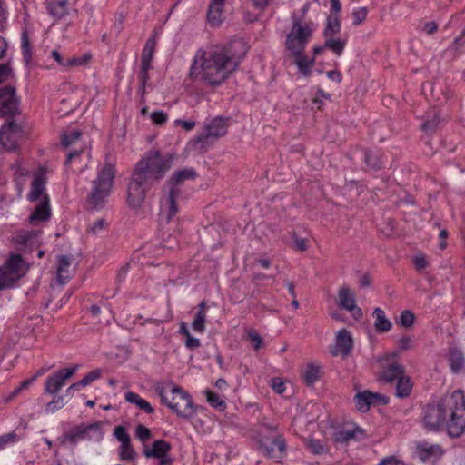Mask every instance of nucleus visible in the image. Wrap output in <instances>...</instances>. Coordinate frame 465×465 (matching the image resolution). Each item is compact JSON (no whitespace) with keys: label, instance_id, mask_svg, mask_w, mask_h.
Segmentation results:
<instances>
[{"label":"nucleus","instance_id":"1","mask_svg":"<svg viewBox=\"0 0 465 465\" xmlns=\"http://www.w3.org/2000/svg\"><path fill=\"white\" fill-rule=\"evenodd\" d=\"M423 425L430 430L447 428L450 437H460L465 430V396L457 390L444 396L436 404H428L423 411Z\"/></svg>","mask_w":465,"mask_h":465},{"label":"nucleus","instance_id":"2","mask_svg":"<svg viewBox=\"0 0 465 465\" xmlns=\"http://www.w3.org/2000/svg\"><path fill=\"white\" fill-rule=\"evenodd\" d=\"M243 54L232 53V45L216 46L210 51L199 50L191 70H196L199 65L198 74L203 81L210 85H220L237 70Z\"/></svg>","mask_w":465,"mask_h":465},{"label":"nucleus","instance_id":"3","mask_svg":"<svg viewBox=\"0 0 465 465\" xmlns=\"http://www.w3.org/2000/svg\"><path fill=\"white\" fill-rule=\"evenodd\" d=\"M398 352L385 353L381 358V371L380 379L386 383L396 381L395 395L403 399L411 395L413 384L411 378L405 375V369L398 362Z\"/></svg>","mask_w":465,"mask_h":465},{"label":"nucleus","instance_id":"4","mask_svg":"<svg viewBox=\"0 0 465 465\" xmlns=\"http://www.w3.org/2000/svg\"><path fill=\"white\" fill-rule=\"evenodd\" d=\"M155 391L162 404L166 405L180 418L191 419L195 414V407L191 395L181 387L172 385H157Z\"/></svg>","mask_w":465,"mask_h":465},{"label":"nucleus","instance_id":"5","mask_svg":"<svg viewBox=\"0 0 465 465\" xmlns=\"http://www.w3.org/2000/svg\"><path fill=\"white\" fill-rule=\"evenodd\" d=\"M196 173L193 168L176 171L169 180L168 191L161 199V213L170 222L179 212L178 203L182 198L181 184L187 180H194Z\"/></svg>","mask_w":465,"mask_h":465},{"label":"nucleus","instance_id":"6","mask_svg":"<svg viewBox=\"0 0 465 465\" xmlns=\"http://www.w3.org/2000/svg\"><path fill=\"white\" fill-rule=\"evenodd\" d=\"M115 174L116 168L114 163L106 162L98 168L97 176L93 181L92 190L88 195V202L92 207L100 209L104 206L112 193Z\"/></svg>","mask_w":465,"mask_h":465},{"label":"nucleus","instance_id":"7","mask_svg":"<svg viewBox=\"0 0 465 465\" xmlns=\"http://www.w3.org/2000/svg\"><path fill=\"white\" fill-rule=\"evenodd\" d=\"M172 163V156L163 155L159 151L152 150L136 163L134 171L153 183L165 175L170 170Z\"/></svg>","mask_w":465,"mask_h":465},{"label":"nucleus","instance_id":"8","mask_svg":"<svg viewBox=\"0 0 465 465\" xmlns=\"http://www.w3.org/2000/svg\"><path fill=\"white\" fill-rule=\"evenodd\" d=\"M314 25L312 22L302 21L293 17L292 27L285 39V48L292 55L303 54L307 45L314 33Z\"/></svg>","mask_w":465,"mask_h":465},{"label":"nucleus","instance_id":"9","mask_svg":"<svg viewBox=\"0 0 465 465\" xmlns=\"http://www.w3.org/2000/svg\"><path fill=\"white\" fill-rule=\"evenodd\" d=\"M26 264L20 254H12L0 267V283L3 289L12 286L26 272Z\"/></svg>","mask_w":465,"mask_h":465},{"label":"nucleus","instance_id":"10","mask_svg":"<svg viewBox=\"0 0 465 465\" xmlns=\"http://www.w3.org/2000/svg\"><path fill=\"white\" fill-rule=\"evenodd\" d=\"M103 438V423L100 421L91 424H79L72 428L65 434L66 440L74 445L83 440H94L99 442Z\"/></svg>","mask_w":465,"mask_h":465},{"label":"nucleus","instance_id":"11","mask_svg":"<svg viewBox=\"0 0 465 465\" xmlns=\"http://www.w3.org/2000/svg\"><path fill=\"white\" fill-rule=\"evenodd\" d=\"M151 185L152 183L143 177L142 174L134 171L127 188V203L129 207L133 209L141 207Z\"/></svg>","mask_w":465,"mask_h":465},{"label":"nucleus","instance_id":"12","mask_svg":"<svg viewBox=\"0 0 465 465\" xmlns=\"http://www.w3.org/2000/svg\"><path fill=\"white\" fill-rule=\"evenodd\" d=\"M47 173L48 168L42 165L33 174L30 190L26 196L30 203L44 201L45 196H49L46 190Z\"/></svg>","mask_w":465,"mask_h":465},{"label":"nucleus","instance_id":"13","mask_svg":"<svg viewBox=\"0 0 465 465\" xmlns=\"http://www.w3.org/2000/svg\"><path fill=\"white\" fill-rule=\"evenodd\" d=\"M260 446L264 455L275 462H282L287 455L286 441L282 434L262 439Z\"/></svg>","mask_w":465,"mask_h":465},{"label":"nucleus","instance_id":"14","mask_svg":"<svg viewBox=\"0 0 465 465\" xmlns=\"http://www.w3.org/2000/svg\"><path fill=\"white\" fill-rule=\"evenodd\" d=\"M23 136V126L14 120L7 122L0 128V144L8 151L15 150Z\"/></svg>","mask_w":465,"mask_h":465},{"label":"nucleus","instance_id":"15","mask_svg":"<svg viewBox=\"0 0 465 465\" xmlns=\"http://www.w3.org/2000/svg\"><path fill=\"white\" fill-rule=\"evenodd\" d=\"M444 452L442 446L438 443H431L425 440L415 443L414 455L424 464L437 462Z\"/></svg>","mask_w":465,"mask_h":465},{"label":"nucleus","instance_id":"16","mask_svg":"<svg viewBox=\"0 0 465 465\" xmlns=\"http://www.w3.org/2000/svg\"><path fill=\"white\" fill-rule=\"evenodd\" d=\"M353 402L357 411L366 413L371 407L385 405L388 403L387 398L378 392H372L369 390L358 391L353 397Z\"/></svg>","mask_w":465,"mask_h":465},{"label":"nucleus","instance_id":"17","mask_svg":"<svg viewBox=\"0 0 465 465\" xmlns=\"http://www.w3.org/2000/svg\"><path fill=\"white\" fill-rule=\"evenodd\" d=\"M336 302L341 310L351 312L355 319L362 317V311L356 303L355 292L348 285H342L339 288Z\"/></svg>","mask_w":465,"mask_h":465},{"label":"nucleus","instance_id":"18","mask_svg":"<svg viewBox=\"0 0 465 465\" xmlns=\"http://www.w3.org/2000/svg\"><path fill=\"white\" fill-rule=\"evenodd\" d=\"M228 121L222 116H216L205 123L204 131L197 137L198 142L207 143L210 138L218 139L227 134Z\"/></svg>","mask_w":465,"mask_h":465},{"label":"nucleus","instance_id":"19","mask_svg":"<svg viewBox=\"0 0 465 465\" xmlns=\"http://www.w3.org/2000/svg\"><path fill=\"white\" fill-rule=\"evenodd\" d=\"M41 230H20L13 236L14 243L25 252H32L41 242Z\"/></svg>","mask_w":465,"mask_h":465},{"label":"nucleus","instance_id":"20","mask_svg":"<svg viewBox=\"0 0 465 465\" xmlns=\"http://www.w3.org/2000/svg\"><path fill=\"white\" fill-rule=\"evenodd\" d=\"M114 436L121 443L118 451L119 459L122 461H133L136 452L131 443V438L124 426H116L114 430Z\"/></svg>","mask_w":465,"mask_h":465},{"label":"nucleus","instance_id":"21","mask_svg":"<svg viewBox=\"0 0 465 465\" xmlns=\"http://www.w3.org/2000/svg\"><path fill=\"white\" fill-rule=\"evenodd\" d=\"M18 113V100L14 87L0 88V116H13Z\"/></svg>","mask_w":465,"mask_h":465},{"label":"nucleus","instance_id":"22","mask_svg":"<svg viewBox=\"0 0 465 465\" xmlns=\"http://www.w3.org/2000/svg\"><path fill=\"white\" fill-rule=\"evenodd\" d=\"M76 371L77 365L60 369L54 374L48 376L45 381V392L55 394L65 385L66 381L70 379Z\"/></svg>","mask_w":465,"mask_h":465},{"label":"nucleus","instance_id":"23","mask_svg":"<svg viewBox=\"0 0 465 465\" xmlns=\"http://www.w3.org/2000/svg\"><path fill=\"white\" fill-rule=\"evenodd\" d=\"M365 437V430L355 424L336 430L332 434V440L337 444H347L352 440L360 441Z\"/></svg>","mask_w":465,"mask_h":465},{"label":"nucleus","instance_id":"24","mask_svg":"<svg viewBox=\"0 0 465 465\" xmlns=\"http://www.w3.org/2000/svg\"><path fill=\"white\" fill-rule=\"evenodd\" d=\"M52 215L51 200L50 196H45L44 201H39L31 214L28 217V222L32 225H39L46 222Z\"/></svg>","mask_w":465,"mask_h":465},{"label":"nucleus","instance_id":"25","mask_svg":"<svg viewBox=\"0 0 465 465\" xmlns=\"http://www.w3.org/2000/svg\"><path fill=\"white\" fill-rule=\"evenodd\" d=\"M352 346L351 335L346 329H341L336 334L335 346L331 349V353L333 356H347L351 351Z\"/></svg>","mask_w":465,"mask_h":465},{"label":"nucleus","instance_id":"26","mask_svg":"<svg viewBox=\"0 0 465 465\" xmlns=\"http://www.w3.org/2000/svg\"><path fill=\"white\" fill-rule=\"evenodd\" d=\"M171 450L172 446L168 441L156 440L153 442L151 448L145 447L143 453L147 459L153 458L161 460L162 459L170 457Z\"/></svg>","mask_w":465,"mask_h":465},{"label":"nucleus","instance_id":"27","mask_svg":"<svg viewBox=\"0 0 465 465\" xmlns=\"http://www.w3.org/2000/svg\"><path fill=\"white\" fill-rule=\"evenodd\" d=\"M226 0H210L207 9V22L217 26L224 20V5Z\"/></svg>","mask_w":465,"mask_h":465},{"label":"nucleus","instance_id":"28","mask_svg":"<svg viewBox=\"0 0 465 465\" xmlns=\"http://www.w3.org/2000/svg\"><path fill=\"white\" fill-rule=\"evenodd\" d=\"M446 357L452 373L459 374L465 369V355L460 348L450 347Z\"/></svg>","mask_w":465,"mask_h":465},{"label":"nucleus","instance_id":"29","mask_svg":"<svg viewBox=\"0 0 465 465\" xmlns=\"http://www.w3.org/2000/svg\"><path fill=\"white\" fill-rule=\"evenodd\" d=\"M46 9L53 18L60 20L68 15V0H47Z\"/></svg>","mask_w":465,"mask_h":465},{"label":"nucleus","instance_id":"30","mask_svg":"<svg viewBox=\"0 0 465 465\" xmlns=\"http://www.w3.org/2000/svg\"><path fill=\"white\" fill-rule=\"evenodd\" d=\"M374 321V328L377 332L384 333L388 332L392 328L391 322L386 317L385 312L381 308H375L372 313Z\"/></svg>","mask_w":465,"mask_h":465},{"label":"nucleus","instance_id":"31","mask_svg":"<svg viewBox=\"0 0 465 465\" xmlns=\"http://www.w3.org/2000/svg\"><path fill=\"white\" fill-rule=\"evenodd\" d=\"M71 263V259L67 256H61L59 258L56 271V280L60 284H65L70 280Z\"/></svg>","mask_w":465,"mask_h":465},{"label":"nucleus","instance_id":"32","mask_svg":"<svg viewBox=\"0 0 465 465\" xmlns=\"http://www.w3.org/2000/svg\"><path fill=\"white\" fill-rule=\"evenodd\" d=\"M156 39L155 36L149 37L142 51L141 64L152 67L153 54L155 53Z\"/></svg>","mask_w":465,"mask_h":465},{"label":"nucleus","instance_id":"33","mask_svg":"<svg viewBox=\"0 0 465 465\" xmlns=\"http://www.w3.org/2000/svg\"><path fill=\"white\" fill-rule=\"evenodd\" d=\"M341 23L338 15H330L322 32L323 38L333 37L341 32Z\"/></svg>","mask_w":465,"mask_h":465},{"label":"nucleus","instance_id":"34","mask_svg":"<svg viewBox=\"0 0 465 465\" xmlns=\"http://www.w3.org/2000/svg\"><path fill=\"white\" fill-rule=\"evenodd\" d=\"M346 45V38H335L334 36L324 38V46H326L327 49L331 50L337 56H341L342 54Z\"/></svg>","mask_w":465,"mask_h":465},{"label":"nucleus","instance_id":"35","mask_svg":"<svg viewBox=\"0 0 465 465\" xmlns=\"http://www.w3.org/2000/svg\"><path fill=\"white\" fill-rule=\"evenodd\" d=\"M440 122L439 112L433 108L428 112L424 123L422 124V130L427 134H432L438 127Z\"/></svg>","mask_w":465,"mask_h":465},{"label":"nucleus","instance_id":"36","mask_svg":"<svg viewBox=\"0 0 465 465\" xmlns=\"http://www.w3.org/2000/svg\"><path fill=\"white\" fill-rule=\"evenodd\" d=\"M292 56L295 58V64L297 65L299 72L303 76H309L311 74V69L314 64V57L310 59L308 56L303 55V54Z\"/></svg>","mask_w":465,"mask_h":465},{"label":"nucleus","instance_id":"37","mask_svg":"<svg viewBox=\"0 0 465 465\" xmlns=\"http://www.w3.org/2000/svg\"><path fill=\"white\" fill-rule=\"evenodd\" d=\"M364 160L368 167L379 170L383 167L384 163L378 152L366 150L364 152Z\"/></svg>","mask_w":465,"mask_h":465},{"label":"nucleus","instance_id":"38","mask_svg":"<svg viewBox=\"0 0 465 465\" xmlns=\"http://www.w3.org/2000/svg\"><path fill=\"white\" fill-rule=\"evenodd\" d=\"M205 395H206L207 402L213 408H214L220 411H223L226 409L227 404H226L225 401L223 400L218 393H216L211 390H206Z\"/></svg>","mask_w":465,"mask_h":465},{"label":"nucleus","instance_id":"39","mask_svg":"<svg viewBox=\"0 0 465 465\" xmlns=\"http://www.w3.org/2000/svg\"><path fill=\"white\" fill-rule=\"evenodd\" d=\"M302 378L307 385H313L320 379V369L310 363L303 371Z\"/></svg>","mask_w":465,"mask_h":465},{"label":"nucleus","instance_id":"40","mask_svg":"<svg viewBox=\"0 0 465 465\" xmlns=\"http://www.w3.org/2000/svg\"><path fill=\"white\" fill-rule=\"evenodd\" d=\"M92 58L93 55L91 53H84L81 56H74L67 58L66 69L85 66L91 62Z\"/></svg>","mask_w":465,"mask_h":465},{"label":"nucleus","instance_id":"41","mask_svg":"<svg viewBox=\"0 0 465 465\" xmlns=\"http://www.w3.org/2000/svg\"><path fill=\"white\" fill-rule=\"evenodd\" d=\"M411 263L419 273L425 272L426 269L430 266V262L426 254L417 252L411 257Z\"/></svg>","mask_w":465,"mask_h":465},{"label":"nucleus","instance_id":"42","mask_svg":"<svg viewBox=\"0 0 465 465\" xmlns=\"http://www.w3.org/2000/svg\"><path fill=\"white\" fill-rule=\"evenodd\" d=\"M82 136V132L79 130H71L69 132L64 133L61 135V143L64 147H69L70 145L75 143Z\"/></svg>","mask_w":465,"mask_h":465},{"label":"nucleus","instance_id":"43","mask_svg":"<svg viewBox=\"0 0 465 465\" xmlns=\"http://www.w3.org/2000/svg\"><path fill=\"white\" fill-rule=\"evenodd\" d=\"M20 440L21 437L15 431L0 435V450H5L8 446H13L18 443Z\"/></svg>","mask_w":465,"mask_h":465},{"label":"nucleus","instance_id":"44","mask_svg":"<svg viewBox=\"0 0 465 465\" xmlns=\"http://www.w3.org/2000/svg\"><path fill=\"white\" fill-rule=\"evenodd\" d=\"M307 447L311 452L317 455H322L328 451L326 445L321 440L317 439L309 440L307 442Z\"/></svg>","mask_w":465,"mask_h":465},{"label":"nucleus","instance_id":"45","mask_svg":"<svg viewBox=\"0 0 465 465\" xmlns=\"http://www.w3.org/2000/svg\"><path fill=\"white\" fill-rule=\"evenodd\" d=\"M415 322V315L410 310H404L401 312L397 324L404 328H411Z\"/></svg>","mask_w":465,"mask_h":465},{"label":"nucleus","instance_id":"46","mask_svg":"<svg viewBox=\"0 0 465 465\" xmlns=\"http://www.w3.org/2000/svg\"><path fill=\"white\" fill-rule=\"evenodd\" d=\"M207 314L205 312H196L192 323V328L194 331L203 333L205 331V322Z\"/></svg>","mask_w":465,"mask_h":465},{"label":"nucleus","instance_id":"47","mask_svg":"<svg viewBox=\"0 0 465 465\" xmlns=\"http://www.w3.org/2000/svg\"><path fill=\"white\" fill-rule=\"evenodd\" d=\"M246 335L248 341L252 343L253 349L257 351H259L262 345H263V340L259 335L258 331L254 329H249L246 331Z\"/></svg>","mask_w":465,"mask_h":465},{"label":"nucleus","instance_id":"48","mask_svg":"<svg viewBox=\"0 0 465 465\" xmlns=\"http://www.w3.org/2000/svg\"><path fill=\"white\" fill-rule=\"evenodd\" d=\"M135 436L141 442L145 443L152 438V431L144 425L139 424L135 430Z\"/></svg>","mask_w":465,"mask_h":465},{"label":"nucleus","instance_id":"49","mask_svg":"<svg viewBox=\"0 0 465 465\" xmlns=\"http://www.w3.org/2000/svg\"><path fill=\"white\" fill-rule=\"evenodd\" d=\"M397 344L398 351L396 352H398V354L400 355L401 352L406 351L412 348L413 341L411 336L404 335L398 340Z\"/></svg>","mask_w":465,"mask_h":465},{"label":"nucleus","instance_id":"50","mask_svg":"<svg viewBox=\"0 0 465 465\" xmlns=\"http://www.w3.org/2000/svg\"><path fill=\"white\" fill-rule=\"evenodd\" d=\"M101 376L100 370H94L88 372L81 381H79V384L82 388L90 385L93 381L98 380Z\"/></svg>","mask_w":465,"mask_h":465},{"label":"nucleus","instance_id":"51","mask_svg":"<svg viewBox=\"0 0 465 465\" xmlns=\"http://www.w3.org/2000/svg\"><path fill=\"white\" fill-rule=\"evenodd\" d=\"M64 406V400L63 396H55L52 401H50L46 406V411L54 412L55 411L63 408Z\"/></svg>","mask_w":465,"mask_h":465},{"label":"nucleus","instance_id":"52","mask_svg":"<svg viewBox=\"0 0 465 465\" xmlns=\"http://www.w3.org/2000/svg\"><path fill=\"white\" fill-rule=\"evenodd\" d=\"M151 119L153 124L162 125L167 122L168 115L163 111H154L151 114Z\"/></svg>","mask_w":465,"mask_h":465},{"label":"nucleus","instance_id":"53","mask_svg":"<svg viewBox=\"0 0 465 465\" xmlns=\"http://www.w3.org/2000/svg\"><path fill=\"white\" fill-rule=\"evenodd\" d=\"M21 48L25 59L29 60L31 58V51L29 45V39L25 32H24L22 35Z\"/></svg>","mask_w":465,"mask_h":465},{"label":"nucleus","instance_id":"54","mask_svg":"<svg viewBox=\"0 0 465 465\" xmlns=\"http://www.w3.org/2000/svg\"><path fill=\"white\" fill-rule=\"evenodd\" d=\"M368 11L365 7H361L353 11V25H360L367 16Z\"/></svg>","mask_w":465,"mask_h":465},{"label":"nucleus","instance_id":"55","mask_svg":"<svg viewBox=\"0 0 465 465\" xmlns=\"http://www.w3.org/2000/svg\"><path fill=\"white\" fill-rule=\"evenodd\" d=\"M271 386L272 390L278 394H282L285 391V384L283 381L279 377L272 379Z\"/></svg>","mask_w":465,"mask_h":465},{"label":"nucleus","instance_id":"56","mask_svg":"<svg viewBox=\"0 0 465 465\" xmlns=\"http://www.w3.org/2000/svg\"><path fill=\"white\" fill-rule=\"evenodd\" d=\"M152 69V67L142 65L140 67L139 73H138V82L139 84H147L149 81V71Z\"/></svg>","mask_w":465,"mask_h":465},{"label":"nucleus","instance_id":"57","mask_svg":"<svg viewBox=\"0 0 465 465\" xmlns=\"http://www.w3.org/2000/svg\"><path fill=\"white\" fill-rule=\"evenodd\" d=\"M136 407L142 411H143L147 414H152L154 412V409L152 407L149 401L141 398L136 404Z\"/></svg>","mask_w":465,"mask_h":465},{"label":"nucleus","instance_id":"58","mask_svg":"<svg viewBox=\"0 0 465 465\" xmlns=\"http://www.w3.org/2000/svg\"><path fill=\"white\" fill-rule=\"evenodd\" d=\"M12 71L8 64H0V83L8 80Z\"/></svg>","mask_w":465,"mask_h":465},{"label":"nucleus","instance_id":"59","mask_svg":"<svg viewBox=\"0 0 465 465\" xmlns=\"http://www.w3.org/2000/svg\"><path fill=\"white\" fill-rule=\"evenodd\" d=\"M184 344L188 350H194L201 346V341L198 338H194L192 335H189L187 338H185Z\"/></svg>","mask_w":465,"mask_h":465},{"label":"nucleus","instance_id":"60","mask_svg":"<svg viewBox=\"0 0 465 465\" xmlns=\"http://www.w3.org/2000/svg\"><path fill=\"white\" fill-rule=\"evenodd\" d=\"M252 6L259 11H264L273 0H250Z\"/></svg>","mask_w":465,"mask_h":465},{"label":"nucleus","instance_id":"61","mask_svg":"<svg viewBox=\"0 0 465 465\" xmlns=\"http://www.w3.org/2000/svg\"><path fill=\"white\" fill-rule=\"evenodd\" d=\"M51 57L60 65L62 66L63 68L66 69L67 65H66V63H67V59L64 58L62 56V54L56 51V50H53L51 52Z\"/></svg>","mask_w":465,"mask_h":465},{"label":"nucleus","instance_id":"62","mask_svg":"<svg viewBox=\"0 0 465 465\" xmlns=\"http://www.w3.org/2000/svg\"><path fill=\"white\" fill-rule=\"evenodd\" d=\"M175 124L177 126H181L185 131H191V130H193L194 128L195 122L194 121H185V120L178 119V120L175 121Z\"/></svg>","mask_w":465,"mask_h":465},{"label":"nucleus","instance_id":"63","mask_svg":"<svg viewBox=\"0 0 465 465\" xmlns=\"http://www.w3.org/2000/svg\"><path fill=\"white\" fill-rule=\"evenodd\" d=\"M327 77L335 83H341L342 81V74L338 70H331L326 73Z\"/></svg>","mask_w":465,"mask_h":465},{"label":"nucleus","instance_id":"64","mask_svg":"<svg viewBox=\"0 0 465 465\" xmlns=\"http://www.w3.org/2000/svg\"><path fill=\"white\" fill-rule=\"evenodd\" d=\"M142 397L138 394V393H135V392H133V391H127L124 393V400L129 402V403H132V404H134L136 405L137 404V401L141 399Z\"/></svg>","mask_w":465,"mask_h":465}]
</instances>
